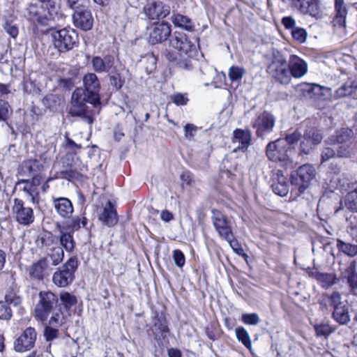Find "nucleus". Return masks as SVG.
<instances>
[{"mask_svg":"<svg viewBox=\"0 0 357 357\" xmlns=\"http://www.w3.org/2000/svg\"><path fill=\"white\" fill-rule=\"evenodd\" d=\"M83 84V88H77L73 93L68 113L72 116L82 117L89 124H92V110L86 103L92 107L100 105V83L95 73H89L84 76Z\"/></svg>","mask_w":357,"mask_h":357,"instance_id":"f257e3e1","label":"nucleus"},{"mask_svg":"<svg viewBox=\"0 0 357 357\" xmlns=\"http://www.w3.org/2000/svg\"><path fill=\"white\" fill-rule=\"evenodd\" d=\"M294 151L282 139L269 142L266 147V155L272 162H279L285 167L291 166L293 163L292 153Z\"/></svg>","mask_w":357,"mask_h":357,"instance_id":"f03ea898","label":"nucleus"},{"mask_svg":"<svg viewBox=\"0 0 357 357\" xmlns=\"http://www.w3.org/2000/svg\"><path fill=\"white\" fill-rule=\"evenodd\" d=\"M51 36L53 45L59 52H68L79 43L78 34L73 29L63 28L54 31Z\"/></svg>","mask_w":357,"mask_h":357,"instance_id":"7ed1b4c3","label":"nucleus"},{"mask_svg":"<svg viewBox=\"0 0 357 357\" xmlns=\"http://www.w3.org/2000/svg\"><path fill=\"white\" fill-rule=\"evenodd\" d=\"M266 71L272 78L281 84L287 85L291 82L288 63L285 57L280 53L273 54Z\"/></svg>","mask_w":357,"mask_h":357,"instance_id":"20e7f679","label":"nucleus"},{"mask_svg":"<svg viewBox=\"0 0 357 357\" xmlns=\"http://www.w3.org/2000/svg\"><path fill=\"white\" fill-rule=\"evenodd\" d=\"M38 298L34 310L35 316L40 321H44L47 319L52 310L59 307V298L50 291H40Z\"/></svg>","mask_w":357,"mask_h":357,"instance_id":"39448f33","label":"nucleus"},{"mask_svg":"<svg viewBox=\"0 0 357 357\" xmlns=\"http://www.w3.org/2000/svg\"><path fill=\"white\" fill-rule=\"evenodd\" d=\"M78 264L76 257H70L54 273L53 283L59 287H66L70 284L75 279V273L78 268Z\"/></svg>","mask_w":357,"mask_h":357,"instance_id":"423d86ee","label":"nucleus"},{"mask_svg":"<svg viewBox=\"0 0 357 357\" xmlns=\"http://www.w3.org/2000/svg\"><path fill=\"white\" fill-rule=\"evenodd\" d=\"M316 176L314 167L310 164L301 165L291 174V183L300 193L304 192L311 185Z\"/></svg>","mask_w":357,"mask_h":357,"instance_id":"0eeeda50","label":"nucleus"},{"mask_svg":"<svg viewBox=\"0 0 357 357\" xmlns=\"http://www.w3.org/2000/svg\"><path fill=\"white\" fill-rule=\"evenodd\" d=\"M41 241L46 252L43 258H47L52 267L61 263L64 258V252L62 247L58 245L57 238L48 233L42 237Z\"/></svg>","mask_w":357,"mask_h":357,"instance_id":"6e6552de","label":"nucleus"},{"mask_svg":"<svg viewBox=\"0 0 357 357\" xmlns=\"http://www.w3.org/2000/svg\"><path fill=\"white\" fill-rule=\"evenodd\" d=\"M275 124V116L266 111L259 114L252 122V127L256 129V135L261 138H264L266 135L271 133Z\"/></svg>","mask_w":357,"mask_h":357,"instance_id":"1a4fd4ad","label":"nucleus"},{"mask_svg":"<svg viewBox=\"0 0 357 357\" xmlns=\"http://www.w3.org/2000/svg\"><path fill=\"white\" fill-rule=\"evenodd\" d=\"M12 212L15 220L22 225L29 226L34 221L33 211L26 206L24 202L18 198L13 199Z\"/></svg>","mask_w":357,"mask_h":357,"instance_id":"9d476101","label":"nucleus"},{"mask_svg":"<svg viewBox=\"0 0 357 357\" xmlns=\"http://www.w3.org/2000/svg\"><path fill=\"white\" fill-rule=\"evenodd\" d=\"M211 220L215 231L224 240H229L231 237L232 229L230 221L220 211L212 209Z\"/></svg>","mask_w":357,"mask_h":357,"instance_id":"9b49d317","label":"nucleus"},{"mask_svg":"<svg viewBox=\"0 0 357 357\" xmlns=\"http://www.w3.org/2000/svg\"><path fill=\"white\" fill-rule=\"evenodd\" d=\"M37 333L34 328L28 327L15 340L14 349L17 352H24L31 349L36 341Z\"/></svg>","mask_w":357,"mask_h":357,"instance_id":"f8f14e48","label":"nucleus"},{"mask_svg":"<svg viewBox=\"0 0 357 357\" xmlns=\"http://www.w3.org/2000/svg\"><path fill=\"white\" fill-rule=\"evenodd\" d=\"M170 47L177 50L182 54L188 55L195 50V45L189 40L187 35L183 32H174L169 40Z\"/></svg>","mask_w":357,"mask_h":357,"instance_id":"ddd939ff","label":"nucleus"},{"mask_svg":"<svg viewBox=\"0 0 357 357\" xmlns=\"http://www.w3.org/2000/svg\"><path fill=\"white\" fill-rule=\"evenodd\" d=\"M28 271L31 278L41 281L50 275L52 267L47 258H40L29 266Z\"/></svg>","mask_w":357,"mask_h":357,"instance_id":"4468645a","label":"nucleus"},{"mask_svg":"<svg viewBox=\"0 0 357 357\" xmlns=\"http://www.w3.org/2000/svg\"><path fill=\"white\" fill-rule=\"evenodd\" d=\"M341 279L347 285L349 293L357 296V266L356 261H352L342 273Z\"/></svg>","mask_w":357,"mask_h":357,"instance_id":"2eb2a0df","label":"nucleus"},{"mask_svg":"<svg viewBox=\"0 0 357 357\" xmlns=\"http://www.w3.org/2000/svg\"><path fill=\"white\" fill-rule=\"evenodd\" d=\"M74 25L83 31L91 29L93 19L89 10L82 8L75 11L73 15Z\"/></svg>","mask_w":357,"mask_h":357,"instance_id":"dca6fc26","label":"nucleus"},{"mask_svg":"<svg viewBox=\"0 0 357 357\" xmlns=\"http://www.w3.org/2000/svg\"><path fill=\"white\" fill-rule=\"evenodd\" d=\"M287 63L291 78H301L307 72V62L297 55L291 54Z\"/></svg>","mask_w":357,"mask_h":357,"instance_id":"f3484780","label":"nucleus"},{"mask_svg":"<svg viewBox=\"0 0 357 357\" xmlns=\"http://www.w3.org/2000/svg\"><path fill=\"white\" fill-rule=\"evenodd\" d=\"M290 1L301 13L317 17L320 14L319 5L316 0H287Z\"/></svg>","mask_w":357,"mask_h":357,"instance_id":"a211bd4d","label":"nucleus"},{"mask_svg":"<svg viewBox=\"0 0 357 357\" xmlns=\"http://www.w3.org/2000/svg\"><path fill=\"white\" fill-rule=\"evenodd\" d=\"M171 31V25L168 22L157 23L150 32L149 41L152 44L162 43L170 36Z\"/></svg>","mask_w":357,"mask_h":357,"instance_id":"6ab92c4d","label":"nucleus"},{"mask_svg":"<svg viewBox=\"0 0 357 357\" xmlns=\"http://www.w3.org/2000/svg\"><path fill=\"white\" fill-rule=\"evenodd\" d=\"M144 13L151 20L164 18L170 12L169 6L162 2H152L144 7Z\"/></svg>","mask_w":357,"mask_h":357,"instance_id":"aec40b11","label":"nucleus"},{"mask_svg":"<svg viewBox=\"0 0 357 357\" xmlns=\"http://www.w3.org/2000/svg\"><path fill=\"white\" fill-rule=\"evenodd\" d=\"M91 65L98 73H109L114 66V57L112 55H106L103 58L96 56L91 59Z\"/></svg>","mask_w":357,"mask_h":357,"instance_id":"412c9836","label":"nucleus"},{"mask_svg":"<svg viewBox=\"0 0 357 357\" xmlns=\"http://www.w3.org/2000/svg\"><path fill=\"white\" fill-rule=\"evenodd\" d=\"M53 206L56 213L63 218H70L74 211L71 201L66 197L53 198Z\"/></svg>","mask_w":357,"mask_h":357,"instance_id":"4be33fe9","label":"nucleus"},{"mask_svg":"<svg viewBox=\"0 0 357 357\" xmlns=\"http://www.w3.org/2000/svg\"><path fill=\"white\" fill-rule=\"evenodd\" d=\"M335 16L333 20V26L344 32L345 29L346 16L347 10L344 0H335Z\"/></svg>","mask_w":357,"mask_h":357,"instance_id":"5701e85b","label":"nucleus"},{"mask_svg":"<svg viewBox=\"0 0 357 357\" xmlns=\"http://www.w3.org/2000/svg\"><path fill=\"white\" fill-rule=\"evenodd\" d=\"M273 191L278 195L284 197L289 192V184L282 172L278 170L273 176Z\"/></svg>","mask_w":357,"mask_h":357,"instance_id":"b1692460","label":"nucleus"},{"mask_svg":"<svg viewBox=\"0 0 357 357\" xmlns=\"http://www.w3.org/2000/svg\"><path fill=\"white\" fill-rule=\"evenodd\" d=\"M99 220L107 227H112L118 222L116 209L110 201L105 204L102 211L99 215Z\"/></svg>","mask_w":357,"mask_h":357,"instance_id":"393cba45","label":"nucleus"},{"mask_svg":"<svg viewBox=\"0 0 357 357\" xmlns=\"http://www.w3.org/2000/svg\"><path fill=\"white\" fill-rule=\"evenodd\" d=\"M251 132L249 130L236 129L233 132L234 144H238L237 149L245 151L251 143Z\"/></svg>","mask_w":357,"mask_h":357,"instance_id":"a878e982","label":"nucleus"},{"mask_svg":"<svg viewBox=\"0 0 357 357\" xmlns=\"http://www.w3.org/2000/svg\"><path fill=\"white\" fill-rule=\"evenodd\" d=\"M153 331L155 335V339L157 341L160 340L161 338L165 339L167 337L169 331L167 326V321L164 317L159 316L158 314L155 316Z\"/></svg>","mask_w":357,"mask_h":357,"instance_id":"bb28decb","label":"nucleus"},{"mask_svg":"<svg viewBox=\"0 0 357 357\" xmlns=\"http://www.w3.org/2000/svg\"><path fill=\"white\" fill-rule=\"evenodd\" d=\"M69 134L66 132L65 142L62 144V147L65 149L66 153V159L69 160V158L72 157V162H67L68 166L73 167L74 160H78L75 157L77 151L82 149V145L76 144L73 139L69 137Z\"/></svg>","mask_w":357,"mask_h":357,"instance_id":"cd10ccee","label":"nucleus"},{"mask_svg":"<svg viewBox=\"0 0 357 357\" xmlns=\"http://www.w3.org/2000/svg\"><path fill=\"white\" fill-rule=\"evenodd\" d=\"M19 188L22 190L31 202L38 203L39 200V192L37 188L34 187V184L30 183L29 180H20L15 184V189Z\"/></svg>","mask_w":357,"mask_h":357,"instance_id":"c85d7f7f","label":"nucleus"},{"mask_svg":"<svg viewBox=\"0 0 357 357\" xmlns=\"http://www.w3.org/2000/svg\"><path fill=\"white\" fill-rule=\"evenodd\" d=\"M56 227L59 231V239L61 247H62L63 249H65L68 252H73L75 246L73 234L65 230V228H61V225L60 224H57Z\"/></svg>","mask_w":357,"mask_h":357,"instance_id":"c756f323","label":"nucleus"},{"mask_svg":"<svg viewBox=\"0 0 357 357\" xmlns=\"http://www.w3.org/2000/svg\"><path fill=\"white\" fill-rule=\"evenodd\" d=\"M88 220L86 217L75 215L70 217V219L63 223L61 228H65V230L74 233L76 231L80 229L81 227L85 228L86 230H89L87 228Z\"/></svg>","mask_w":357,"mask_h":357,"instance_id":"7c9ffc66","label":"nucleus"},{"mask_svg":"<svg viewBox=\"0 0 357 357\" xmlns=\"http://www.w3.org/2000/svg\"><path fill=\"white\" fill-rule=\"evenodd\" d=\"M354 133L352 130L349 128H342L336 132L335 135H331L328 142L330 144H349L353 137Z\"/></svg>","mask_w":357,"mask_h":357,"instance_id":"2f4dec72","label":"nucleus"},{"mask_svg":"<svg viewBox=\"0 0 357 357\" xmlns=\"http://www.w3.org/2000/svg\"><path fill=\"white\" fill-rule=\"evenodd\" d=\"M40 8L36 4H30L26 8V15L29 20L37 22L43 26L48 25L47 16L40 15Z\"/></svg>","mask_w":357,"mask_h":357,"instance_id":"473e14b6","label":"nucleus"},{"mask_svg":"<svg viewBox=\"0 0 357 357\" xmlns=\"http://www.w3.org/2000/svg\"><path fill=\"white\" fill-rule=\"evenodd\" d=\"M173 24L178 27L188 31H192L195 29L194 23L188 16L181 14H174L172 16Z\"/></svg>","mask_w":357,"mask_h":357,"instance_id":"72a5a7b5","label":"nucleus"},{"mask_svg":"<svg viewBox=\"0 0 357 357\" xmlns=\"http://www.w3.org/2000/svg\"><path fill=\"white\" fill-rule=\"evenodd\" d=\"M332 317L340 325L347 324L351 320L348 307L344 305L342 307H336L333 311Z\"/></svg>","mask_w":357,"mask_h":357,"instance_id":"f704fd0d","label":"nucleus"},{"mask_svg":"<svg viewBox=\"0 0 357 357\" xmlns=\"http://www.w3.org/2000/svg\"><path fill=\"white\" fill-rule=\"evenodd\" d=\"M303 138L307 140V142H310L313 145H317L321 143L323 136L321 131L317 128H310L305 131Z\"/></svg>","mask_w":357,"mask_h":357,"instance_id":"c9c22d12","label":"nucleus"},{"mask_svg":"<svg viewBox=\"0 0 357 357\" xmlns=\"http://www.w3.org/2000/svg\"><path fill=\"white\" fill-rule=\"evenodd\" d=\"M357 89L355 81H348L336 91V96L339 98L352 96Z\"/></svg>","mask_w":357,"mask_h":357,"instance_id":"e433bc0d","label":"nucleus"},{"mask_svg":"<svg viewBox=\"0 0 357 357\" xmlns=\"http://www.w3.org/2000/svg\"><path fill=\"white\" fill-rule=\"evenodd\" d=\"M315 279L319 282L322 287L328 288L335 284L337 278L335 275L332 273H325L317 272L314 275Z\"/></svg>","mask_w":357,"mask_h":357,"instance_id":"4c0bfd02","label":"nucleus"},{"mask_svg":"<svg viewBox=\"0 0 357 357\" xmlns=\"http://www.w3.org/2000/svg\"><path fill=\"white\" fill-rule=\"evenodd\" d=\"M45 8L47 9V15L45 16L47 17L49 21L59 20L62 17V14L60 11V7L55 1L50 3H45Z\"/></svg>","mask_w":357,"mask_h":357,"instance_id":"58836bf2","label":"nucleus"},{"mask_svg":"<svg viewBox=\"0 0 357 357\" xmlns=\"http://www.w3.org/2000/svg\"><path fill=\"white\" fill-rule=\"evenodd\" d=\"M337 249L344 255L354 257L357 255V245L346 243L341 239L337 240Z\"/></svg>","mask_w":357,"mask_h":357,"instance_id":"ea45409f","label":"nucleus"},{"mask_svg":"<svg viewBox=\"0 0 357 357\" xmlns=\"http://www.w3.org/2000/svg\"><path fill=\"white\" fill-rule=\"evenodd\" d=\"M187 57L183 59H178L177 56H174L173 53L168 52L166 54L167 59L171 61L174 62L175 65L183 70H188L191 68V61L189 57L190 56V54L187 55Z\"/></svg>","mask_w":357,"mask_h":357,"instance_id":"a19ab883","label":"nucleus"},{"mask_svg":"<svg viewBox=\"0 0 357 357\" xmlns=\"http://www.w3.org/2000/svg\"><path fill=\"white\" fill-rule=\"evenodd\" d=\"M344 206L351 213H357V188L349 192L344 198Z\"/></svg>","mask_w":357,"mask_h":357,"instance_id":"79ce46f5","label":"nucleus"},{"mask_svg":"<svg viewBox=\"0 0 357 357\" xmlns=\"http://www.w3.org/2000/svg\"><path fill=\"white\" fill-rule=\"evenodd\" d=\"M237 340L241 342L247 349H252V342L250 336L246 329L242 326L235 329Z\"/></svg>","mask_w":357,"mask_h":357,"instance_id":"37998d69","label":"nucleus"},{"mask_svg":"<svg viewBox=\"0 0 357 357\" xmlns=\"http://www.w3.org/2000/svg\"><path fill=\"white\" fill-rule=\"evenodd\" d=\"M335 152L337 157L345 158H351L355 153L352 143L340 144Z\"/></svg>","mask_w":357,"mask_h":357,"instance_id":"c03bdc74","label":"nucleus"},{"mask_svg":"<svg viewBox=\"0 0 357 357\" xmlns=\"http://www.w3.org/2000/svg\"><path fill=\"white\" fill-rule=\"evenodd\" d=\"M245 73V70L243 67L232 66L229 69L228 76L232 82H239Z\"/></svg>","mask_w":357,"mask_h":357,"instance_id":"a18cd8bd","label":"nucleus"},{"mask_svg":"<svg viewBox=\"0 0 357 357\" xmlns=\"http://www.w3.org/2000/svg\"><path fill=\"white\" fill-rule=\"evenodd\" d=\"M13 114V109L8 102L0 99V122H7Z\"/></svg>","mask_w":357,"mask_h":357,"instance_id":"49530a36","label":"nucleus"},{"mask_svg":"<svg viewBox=\"0 0 357 357\" xmlns=\"http://www.w3.org/2000/svg\"><path fill=\"white\" fill-rule=\"evenodd\" d=\"M324 301L328 302L333 307V310L344 305L342 301L341 295L337 291L333 292L330 296H327L326 298L321 301V303Z\"/></svg>","mask_w":357,"mask_h":357,"instance_id":"de8ad7c7","label":"nucleus"},{"mask_svg":"<svg viewBox=\"0 0 357 357\" xmlns=\"http://www.w3.org/2000/svg\"><path fill=\"white\" fill-rule=\"evenodd\" d=\"M52 316L49 320V324L52 326H59L63 324V315L61 307H58L50 313Z\"/></svg>","mask_w":357,"mask_h":357,"instance_id":"09e8293b","label":"nucleus"},{"mask_svg":"<svg viewBox=\"0 0 357 357\" xmlns=\"http://www.w3.org/2000/svg\"><path fill=\"white\" fill-rule=\"evenodd\" d=\"M77 161L74 160L73 166H68L70 167L69 169L61 171L60 172L61 177L68 180L76 178L78 175V172L82 170V168L77 167Z\"/></svg>","mask_w":357,"mask_h":357,"instance_id":"8fccbe9b","label":"nucleus"},{"mask_svg":"<svg viewBox=\"0 0 357 357\" xmlns=\"http://www.w3.org/2000/svg\"><path fill=\"white\" fill-rule=\"evenodd\" d=\"M13 317V311L6 301H0V320L9 321Z\"/></svg>","mask_w":357,"mask_h":357,"instance_id":"3c124183","label":"nucleus"},{"mask_svg":"<svg viewBox=\"0 0 357 357\" xmlns=\"http://www.w3.org/2000/svg\"><path fill=\"white\" fill-rule=\"evenodd\" d=\"M60 300L61 301V304L66 310L70 309L73 305H74L77 303V299L75 296L71 295L68 292L61 293Z\"/></svg>","mask_w":357,"mask_h":357,"instance_id":"603ef678","label":"nucleus"},{"mask_svg":"<svg viewBox=\"0 0 357 357\" xmlns=\"http://www.w3.org/2000/svg\"><path fill=\"white\" fill-rule=\"evenodd\" d=\"M314 330L317 335L325 337L330 335L333 331L331 326L326 323H320L314 325Z\"/></svg>","mask_w":357,"mask_h":357,"instance_id":"864d4df0","label":"nucleus"},{"mask_svg":"<svg viewBox=\"0 0 357 357\" xmlns=\"http://www.w3.org/2000/svg\"><path fill=\"white\" fill-rule=\"evenodd\" d=\"M39 162L36 160H28L23 164V168L29 174H34L40 170Z\"/></svg>","mask_w":357,"mask_h":357,"instance_id":"5fc2aeb1","label":"nucleus"},{"mask_svg":"<svg viewBox=\"0 0 357 357\" xmlns=\"http://www.w3.org/2000/svg\"><path fill=\"white\" fill-rule=\"evenodd\" d=\"M242 321L248 325H257L260 321L259 315L257 313H245L241 317Z\"/></svg>","mask_w":357,"mask_h":357,"instance_id":"6e6d98bb","label":"nucleus"},{"mask_svg":"<svg viewBox=\"0 0 357 357\" xmlns=\"http://www.w3.org/2000/svg\"><path fill=\"white\" fill-rule=\"evenodd\" d=\"M291 36L294 40L303 43L306 40L307 32L305 29L296 27L291 31Z\"/></svg>","mask_w":357,"mask_h":357,"instance_id":"4d7b16f0","label":"nucleus"},{"mask_svg":"<svg viewBox=\"0 0 357 357\" xmlns=\"http://www.w3.org/2000/svg\"><path fill=\"white\" fill-rule=\"evenodd\" d=\"M302 137V132L298 130H294L292 133L286 135L285 138L283 139L287 142V144L289 146L291 144H294L298 142Z\"/></svg>","mask_w":357,"mask_h":357,"instance_id":"13d9d810","label":"nucleus"},{"mask_svg":"<svg viewBox=\"0 0 357 357\" xmlns=\"http://www.w3.org/2000/svg\"><path fill=\"white\" fill-rule=\"evenodd\" d=\"M198 130V128L192 123H188L184 126V135L185 137L191 141L194 139V137Z\"/></svg>","mask_w":357,"mask_h":357,"instance_id":"bf43d9fd","label":"nucleus"},{"mask_svg":"<svg viewBox=\"0 0 357 357\" xmlns=\"http://www.w3.org/2000/svg\"><path fill=\"white\" fill-rule=\"evenodd\" d=\"M59 331L52 327V326H47L44 330V337L47 341H52L58 337Z\"/></svg>","mask_w":357,"mask_h":357,"instance_id":"052dcab7","label":"nucleus"},{"mask_svg":"<svg viewBox=\"0 0 357 357\" xmlns=\"http://www.w3.org/2000/svg\"><path fill=\"white\" fill-rule=\"evenodd\" d=\"M145 59L147 61L146 70L149 73H150L156 68L157 58L153 53H151L147 54Z\"/></svg>","mask_w":357,"mask_h":357,"instance_id":"680f3d73","label":"nucleus"},{"mask_svg":"<svg viewBox=\"0 0 357 357\" xmlns=\"http://www.w3.org/2000/svg\"><path fill=\"white\" fill-rule=\"evenodd\" d=\"M3 29L11 37L15 38L18 34V28L12 22L7 21L3 25Z\"/></svg>","mask_w":357,"mask_h":357,"instance_id":"e2e57ef3","label":"nucleus"},{"mask_svg":"<svg viewBox=\"0 0 357 357\" xmlns=\"http://www.w3.org/2000/svg\"><path fill=\"white\" fill-rule=\"evenodd\" d=\"M173 259L175 264L178 267H182L185 264V256L180 250H175L174 251Z\"/></svg>","mask_w":357,"mask_h":357,"instance_id":"0e129e2a","label":"nucleus"},{"mask_svg":"<svg viewBox=\"0 0 357 357\" xmlns=\"http://www.w3.org/2000/svg\"><path fill=\"white\" fill-rule=\"evenodd\" d=\"M336 155V152L330 147L324 148L321 154V162L328 161V160L333 158Z\"/></svg>","mask_w":357,"mask_h":357,"instance_id":"69168bd1","label":"nucleus"},{"mask_svg":"<svg viewBox=\"0 0 357 357\" xmlns=\"http://www.w3.org/2000/svg\"><path fill=\"white\" fill-rule=\"evenodd\" d=\"M109 83L116 88V90L121 89L124 84V79H121L119 74L114 75L109 77Z\"/></svg>","mask_w":357,"mask_h":357,"instance_id":"338daca9","label":"nucleus"},{"mask_svg":"<svg viewBox=\"0 0 357 357\" xmlns=\"http://www.w3.org/2000/svg\"><path fill=\"white\" fill-rule=\"evenodd\" d=\"M3 301H6V303L9 305H10V304H12L14 306H17L21 303L22 300H21L20 297L16 296L15 294L10 293V294H6L5 295Z\"/></svg>","mask_w":357,"mask_h":357,"instance_id":"774afa93","label":"nucleus"}]
</instances>
